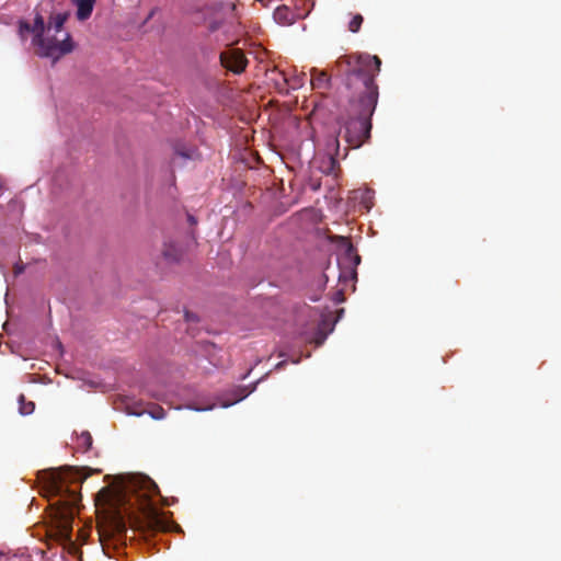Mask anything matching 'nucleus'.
I'll return each instance as SVG.
<instances>
[{
    "label": "nucleus",
    "mask_w": 561,
    "mask_h": 561,
    "mask_svg": "<svg viewBox=\"0 0 561 561\" xmlns=\"http://www.w3.org/2000/svg\"><path fill=\"white\" fill-rule=\"evenodd\" d=\"M380 66V58L369 54L345 55L337 59L336 67L344 78L348 100L345 114L339 118L343 127L340 135L351 148H359L370 138L371 116L379 96L375 79Z\"/></svg>",
    "instance_id": "f257e3e1"
},
{
    "label": "nucleus",
    "mask_w": 561,
    "mask_h": 561,
    "mask_svg": "<svg viewBox=\"0 0 561 561\" xmlns=\"http://www.w3.org/2000/svg\"><path fill=\"white\" fill-rule=\"evenodd\" d=\"M82 480L83 478L80 477L78 470L73 468L51 469L45 473L48 492L59 499L57 502L59 505L57 511V536L62 543H72L75 508L81 499L78 491L71 489L70 484L81 483Z\"/></svg>",
    "instance_id": "f03ea898"
},
{
    "label": "nucleus",
    "mask_w": 561,
    "mask_h": 561,
    "mask_svg": "<svg viewBox=\"0 0 561 561\" xmlns=\"http://www.w3.org/2000/svg\"><path fill=\"white\" fill-rule=\"evenodd\" d=\"M136 494L142 518H134L133 526L144 534L171 530L173 523L152 502L160 494L159 486L148 477H140L130 485Z\"/></svg>",
    "instance_id": "7ed1b4c3"
},
{
    "label": "nucleus",
    "mask_w": 561,
    "mask_h": 561,
    "mask_svg": "<svg viewBox=\"0 0 561 561\" xmlns=\"http://www.w3.org/2000/svg\"><path fill=\"white\" fill-rule=\"evenodd\" d=\"M46 24L41 13L35 14V30L33 36V45L38 48V55L42 57H50L54 60L71 53L75 48L71 35L67 33L65 38L59 41L55 36H45Z\"/></svg>",
    "instance_id": "20e7f679"
},
{
    "label": "nucleus",
    "mask_w": 561,
    "mask_h": 561,
    "mask_svg": "<svg viewBox=\"0 0 561 561\" xmlns=\"http://www.w3.org/2000/svg\"><path fill=\"white\" fill-rule=\"evenodd\" d=\"M220 65L234 75L242 73L247 66L248 59L244 53L239 48H227L219 55Z\"/></svg>",
    "instance_id": "39448f33"
},
{
    "label": "nucleus",
    "mask_w": 561,
    "mask_h": 561,
    "mask_svg": "<svg viewBox=\"0 0 561 561\" xmlns=\"http://www.w3.org/2000/svg\"><path fill=\"white\" fill-rule=\"evenodd\" d=\"M162 256L169 263H178L184 256V249L181 244L175 241H165L163 243Z\"/></svg>",
    "instance_id": "423d86ee"
},
{
    "label": "nucleus",
    "mask_w": 561,
    "mask_h": 561,
    "mask_svg": "<svg viewBox=\"0 0 561 561\" xmlns=\"http://www.w3.org/2000/svg\"><path fill=\"white\" fill-rule=\"evenodd\" d=\"M297 15L287 7L279 5L274 11V19L283 25H290L295 22Z\"/></svg>",
    "instance_id": "0eeeda50"
},
{
    "label": "nucleus",
    "mask_w": 561,
    "mask_h": 561,
    "mask_svg": "<svg viewBox=\"0 0 561 561\" xmlns=\"http://www.w3.org/2000/svg\"><path fill=\"white\" fill-rule=\"evenodd\" d=\"M77 4V19L79 21L88 20L93 11L95 0H75Z\"/></svg>",
    "instance_id": "6e6552de"
},
{
    "label": "nucleus",
    "mask_w": 561,
    "mask_h": 561,
    "mask_svg": "<svg viewBox=\"0 0 561 561\" xmlns=\"http://www.w3.org/2000/svg\"><path fill=\"white\" fill-rule=\"evenodd\" d=\"M69 14L66 12L51 14L47 23L46 31L54 30L56 33L60 32Z\"/></svg>",
    "instance_id": "1a4fd4ad"
},
{
    "label": "nucleus",
    "mask_w": 561,
    "mask_h": 561,
    "mask_svg": "<svg viewBox=\"0 0 561 561\" xmlns=\"http://www.w3.org/2000/svg\"><path fill=\"white\" fill-rule=\"evenodd\" d=\"M311 84L313 89H328L330 85V77L327 72H312Z\"/></svg>",
    "instance_id": "9d476101"
},
{
    "label": "nucleus",
    "mask_w": 561,
    "mask_h": 561,
    "mask_svg": "<svg viewBox=\"0 0 561 561\" xmlns=\"http://www.w3.org/2000/svg\"><path fill=\"white\" fill-rule=\"evenodd\" d=\"M111 527H112L113 535H117L119 537L125 535L127 531L126 524H125L124 519L119 516H116L112 519Z\"/></svg>",
    "instance_id": "9b49d317"
},
{
    "label": "nucleus",
    "mask_w": 561,
    "mask_h": 561,
    "mask_svg": "<svg viewBox=\"0 0 561 561\" xmlns=\"http://www.w3.org/2000/svg\"><path fill=\"white\" fill-rule=\"evenodd\" d=\"M78 447L82 450V451H88L91 446H92V443H93V439H92V436L91 434L88 432V431H83L79 436H78Z\"/></svg>",
    "instance_id": "f8f14e48"
},
{
    "label": "nucleus",
    "mask_w": 561,
    "mask_h": 561,
    "mask_svg": "<svg viewBox=\"0 0 561 561\" xmlns=\"http://www.w3.org/2000/svg\"><path fill=\"white\" fill-rule=\"evenodd\" d=\"M19 410L22 415H30L34 412L35 404L32 401H26L24 394L19 397Z\"/></svg>",
    "instance_id": "ddd939ff"
},
{
    "label": "nucleus",
    "mask_w": 561,
    "mask_h": 561,
    "mask_svg": "<svg viewBox=\"0 0 561 561\" xmlns=\"http://www.w3.org/2000/svg\"><path fill=\"white\" fill-rule=\"evenodd\" d=\"M34 30H35V23L33 25H31L28 22L23 21V20L19 22V35L23 41L26 38L27 33L34 34Z\"/></svg>",
    "instance_id": "4468645a"
},
{
    "label": "nucleus",
    "mask_w": 561,
    "mask_h": 561,
    "mask_svg": "<svg viewBox=\"0 0 561 561\" xmlns=\"http://www.w3.org/2000/svg\"><path fill=\"white\" fill-rule=\"evenodd\" d=\"M363 21L364 19L360 14L353 15L352 20L348 23V30L353 33L358 32L363 24Z\"/></svg>",
    "instance_id": "2eb2a0df"
},
{
    "label": "nucleus",
    "mask_w": 561,
    "mask_h": 561,
    "mask_svg": "<svg viewBox=\"0 0 561 561\" xmlns=\"http://www.w3.org/2000/svg\"><path fill=\"white\" fill-rule=\"evenodd\" d=\"M149 414L154 420H162L165 416V411L163 408L159 405H154L150 411Z\"/></svg>",
    "instance_id": "dca6fc26"
},
{
    "label": "nucleus",
    "mask_w": 561,
    "mask_h": 561,
    "mask_svg": "<svg viewBox=\"0 0 561 561\" xmlns=\"http://www.w3.org/2000/svg\"><path fill=\"white\" fill-rule=\"evenodd\" d=\"M13 272H14L15 276H19L20 274H22L24 272V265L16 263L13 267Z\"/></svg>",
    "instance_id": "f3484780"
},
{
    "label": "nucleus",
    "mask_w": 561,
    "mask_h": 561,
    "mask_svg": "<svg viewBox=\"0 0 561 561\" xmlns=\"http://www.w3.org/2000/svg\"><path fill=\"white\" fill-rule=\"evenodd\" d=\"M279 76L282 77L283 81L285 83H289L288 79L286 78L285 73L284 72H279Z\"/></svg>",
    "instance_id": "a211bd4d"
},
{
    "label": "nucleus",
    "mask_w": 561,
    "mask_h": 561,
    "mask_svg": "<svg viewBox=\"0 0 561 561\" xmlns=\"http://www.w3.org/2000/svg\"><path fill=\"white\" fill-rule=\"evenodd\" d=\"M185 318H186V320H188V321L194 319V317H193V316H191V313H190V312H186V313H185Z\"/></svg>",
    "instance_id": "6ab92c4d"
},
{
    "label": "nucleus",
    "mask_w": 561,
    "mask_h": 561,
    "mask_svg": "<svg viewBox=\"0 0 561 561\" xmlns=\"http://www.w3.org/2000/svg\"><path fill=\"white\" fill-rule=\"evenodd\" d=\"M188 220H190L191 224H196L195 218L193 216H191V215L188 216Z\"/></svg>",
    "instance_id": "aec40b11"
},
{
    "label": "nucleus",
    "mask_w": 561,
    "mask_h": 561,
    "mask_svg": "<svg viewBox=\"0 0 561 561\" xmlns=\"http://www.w3.org/2000/svg\"><path fill=\"white\" fill-rule=\"evenodd\" d=\"M181 156L185 157V158H191V154L188 153H185V152H179Z\"/></svg>",
    "instance_id": "412c9836"
},
{
    "label": "nucleus",
    "mask_w": 561,
    "mask_h": 561,
    "mask_svg": "<svg viewBox=\"0 0 561 561\" xmlns=\"http://www.w3.org/2000/svg\"><path fill=\"white\" fill-rule=\"evenodd\" d=\"M334 145H335L336 148H339V140H337V138H334Z\"/></svg>",
    "instance_id": "4be33fe9"
},
{
    "label": "nucleus",
    "mask_w": 561,
    "mask_h": 561,
    "mask_svg": "<svg viewBox=\"0 0 561 561\" xmlns=\"http://www.w3.org/2000/svg\"><path fill=\"white\" fill-rule=\"evenodd\" d=\"M324 337L320 339V340H317V344L320 345L322 343Z\"/></svg>",
    "instance_id": "5701e85b"
},
{
    "label": "nucleus",
    "mask_w": 561,
    "mask_h": 561,
    "mask_svg": "<svg viewBox=\"0 0 561 561\" xmlns=\"http://www.w3.org/2000/svg\"><path fill=\"white\" fill-rule=\"evenodd\" d=\"M244 397H247V394H244V396L240 397L239 399H236V401H234V402H239V401H240L242 398H244Z\"/></svg>",
    "instance_id": "b1692460"
}]
</instances>
